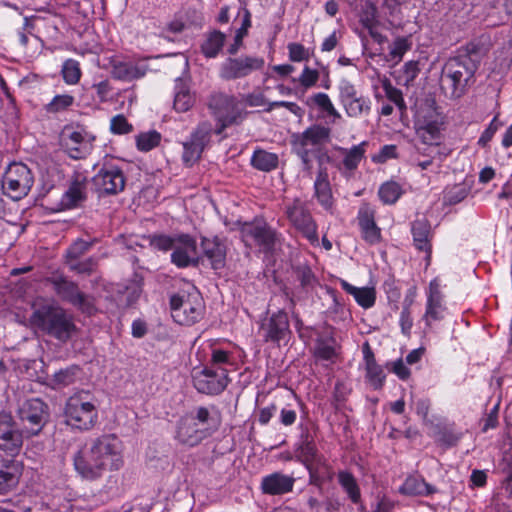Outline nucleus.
I'll return each instance as SVG.
<instances>
[{
  "label": "nucleus",
  "instance_id": "f257e3e1",
  "mask_svg": "<svg viewBox=\"0 0 512 512\" xmlns=\"http://www.w3.org/2000/svg\"><path fill=\"white\" fill-rule=\"evenodd\" d=\"M331 134L330 127L315 123L304 131L293 133L290 136L291 152L300 160L301 171L311 177L314 169L313 161L317 163L318 169L313 184L314 197L318 204L329 213L333 212L335 205L326 167V164L332 160L326 147L331 142Z\"/></svg>",
  "mask_w": 512,
  "mask_h": 512
},
{
  "label": "nucleus",
  "instance_id": "f03ea898",
  "mask_svg": "<svg viewBox=\"0 0 512 512\" xmlns=\"http://www.w3.org/2000/svg\"><path fill=\"white\" fill-rule=\"evenodd\" d=\"M123 450V443L115 434L95 437L74 453L75 471L83 479H99L107 471H116L123 466Z\"/></svg>",
  "mask_w": 512,
  "mask_h": 512
},
{
  "label": "nucleus",
  "instance_id": "7ed1b4c3",
  "mask_svg": "<svg viewBox=\"0 0 512 512\" xmlns=\"http://www.w3.org/2000/svg\"><path fill=\"white\" fill-rule=\"evenodd\" d=\"M30 322L44 334L63 343L76 331L73 316L55 302H35Z\"/></svg>",
  "mask_w": 512,
  "mask_h": 512
},
{
  "label": "nucleus",
  "instance_id": "20e7f679",
  "mask_svg": "<svg viewBox=\"0 0 512 512\" xmlns=\"http://www.w3.org/2000/svg\"><path fill=\"white\" fill-rule=\"evenodd\" d=\"M476 70L469 67V64L449 57L444 63L439 85L441 92L450 100L462 98L474 83Z\"/></svg>",
  "mask_w": 512,
  "mask_h": 512
},
{
  "label": "nucleus",
  "instance_id": "39448f33",
  "mask_svg": "<svg viewBox=\"0 0 512 512\" xmlns=\"http://www.w3.org/2000/svg\"><path fill=\"white\" fill-rule=\"evenodd\" d=\"M98 400L88 390H78L66 401L65 422L72 428L90 430L98 419Z\"/></svg>",
  "mask_w": 512,
  "mask_h": 512
},
{
  "label": "nucleus",
  "instance_id": "423d86ee",
  "mask_svg": "<svg viewBox=\"0 0 512 512\" xmlns=\"http://www.w3.org/2000/svg\"><path fill=\"white\" fill-rule=\"evenodd\" d=\"M208 109L216 121V134H221L232 125H238L246 118L247 112L238 98L232 94L215 91L207 101Z\"/></svg>",
  "mask_w": 512,
  "mask_h": 512
},
{
  "label": "nucleus",
  "instance_id": "0eeeda50",
  "mask_svg": "<svg viewBox=\"0 0 512 512\" xmlns=\"http://www.w3.org/2000/svg\"><path fill=\"white\" fill-rule=\"evenodd\" d=\"M241 239L246 247H257L265 256H272L281 244L282 233L272 227L263 217H255L239 227Z\"/></svg>",
  "mask_w": 512,
  "mask_h": 512
},
{
  "label": "nucleus",
  "instance_id": "6e6552de",
  "mask_svg": "<svg viewBox=\"0 0 512 512\" xmlns=\"http://www.w3.org/2000/svg\"><path fill=\"white\" fill-rule=\"evenodd\" d=\"M169 305L172 319L182 326H192L205 315V302L197 289L171 295Z\"/></svg>",
  "mask_w": 512,
  "mask_h": 512
},
{
  "label": "nucleus",
  "instance_id": "1a4fd4ad",
  "mask_svg": "<svg viewBox=\"0 0 512 512\" xmlns=\"http://www.w3.org/2000/svg\"><path fill=\"white\" fill-rule=\"evenodd\" d=\"M284 214L290 225L311 245H318V225L306 201L295 198L285 205Z\"/></svg>",
  "mask_w": 512,
  "mask_h": 512
},
{
  "label": "nucleus",
  "instance_id": "9d476101",
  "mask_svg": "<svg viewBox=\"0 0 512 512\" xmlns=\"http://www.w3.org/2000/svg\"><path fill=\"white\" fill-rule=\"evenodd\" d=\"M16 413L26 438L39 435L49 419L48 406L40 398H30L19 403Z\"/></svg>",
  "mask_w": 512,
  "mask_h": 512
},
{
  "label": "nucleus",
  "instance_id": "9b49d317",
  "mask_svg": "<svg viewBox=\"0 0 512 512\" xmlns=\"http://www.w3.org/2000/svg\"><path fill=\"white\" fill-rule=\"evenodd\" d=\"M162 250H172L171 262L178 268L199 265L197 242L189 234H180L175 237L162 235Z\"/></svg>",
  "mask_w": 512,
  "mask_h": 512
},
{
  "label": "nucleus",
  "instance_id": "f8f14e48",
  "mask_svg": "<svg viewBox=\"0 0 512 512\" xmlns=\"http://www.w3.org/2000/svg\"><path fill=\"white\" fill-rule=\"evenodd\" d=\"M34 176L27 165L12 163L7 168L2 179L3 193L13 200H20L31 190Z\"/></svg>",
  "mask_w": 512,
  "mask_h": 512
},
{
  "label": "nucleus",
  "instance_id": "ddd939ff",
  "mask_svg": "<svg viewBox=\"0 0 512 512\" xmlns=\"http://www.w3.org/2000/svg\"><path fill=\"white\" fill-rule=\"evenodd\" d=\"M48 282L53 285L61 300L72 304L84 314L92 315L96 312L93 297L82 293L75 282L61 275L48 278Z\"/></svg>",
  "mask_w": 512,
  "mask_h": 512
},
{
  "label": "nucleus",
  "instance_id": "4468645a",
  "mask_svg": "<svg viewBox=\"0 0 512 512\" xmlns=\"http://www.w3.org/2000/svg\"><path fill=\"white\" fill-rule=\"evenodd\" d=\"M26 432L20 427L11 413L0 411V451L7 456L16 457L20 454Z\"/></svg>",
  "mask_w": 512,
  "mask_h": 512
},
{
  "label": "nucleus",
  "instance_id": "2eb2a0df",
  "mask_svg": "<svg viewBox=\"0 0 512 512\" xmlns=\"http://www.w3.org/2000/svg\"><path fill=\"white\" fill-rule=\"evenodd\" d=\"M339 102L348 117L360 118L369 115L371 101L368 97L358 92L355 85L346 79H342L338 85Z\"/></svg>",
  "mask_w": 512,
  "mask_h": 512
},
{
  "label": "nucleus",
  "instance_id": "dca6fc26",
  "mask_svg": "<svg viewBox=\"0 0 512 512\" xmlns=\"http://www.w3.org/2000/svg\"><path fill=\"white\" fill-rule=\"evenodd\" d=\"M230 381L227 368L206 366L194 377V387L203 394L219 395L227 388Z\"/></svg>",
  "mask_w": 512,
  "mask_h": 512
},
{
  "label": "nucleus",
  "instance_id": "f3484780",
  "mask_svg": "<svg viewBox=\"0 0 512 512\" xmlns=\"http://www.w3.org/2000/svg\"><path fill=\"white\" fill-rule=\"evenodd\" d=\"M263 66L264 59L261 57H228L220 65L219 77L226 81L240 79L262 69Z\"/></svg>",
  "mask_w": 512,
  "mask_h": 512
},
{
  "label": "nucleus",
  "instance_id": "a211bd4d",
  "mask_svg": "<svg viewBox=\"0 0 512 512\" xmlns=\"http://www.w3.org/2000/svg\"><path fill=\"white\" fill-rule=\"evenodd\" d=\"M441 287V280L435 277L429 282L428 289L426 290L427 299L423 320L427 327H431L433 322L441 321L445 317L447 307Z\"/></svg>",
  "mask_w": 512,
  "mask_h": 512
},
{
  "label": "nucleus",
  "instance_id": "6ab92c4d",
  "mask_svg": "<svg viewBox=\"0 0 512 512\" xmlns=\"http://www.w3.org/2000/svg\"><path fill=\"white\" fill-rule=\"evenodd\" d=\"M260 331L264 342L279 344L291 334L288 314L282 309L272 313L261 324Z\"/></svg>",
  "mask_w": 512,
  "mask_h": 512
},
{
  "label": "nucleus",
  "instance_id": "aec40b11",
  "mask_svg": "<svg viewBox=\"0 0 512 512\" xmlns=\"http://www.w3.org/2000/svg\"><path fill=\"white\" fill-rule=\"evenodd\" d=\"M211 124L208 122L200 123L192 132L190 139L183 144V161L186 165L192 166L197 162L210 140Z\"/></svg>",
  "mask_w": 512,
  "mask_h": 512
},
{
  "label": "nucleus",
  "instance_id": "412c9836",
  "mask_svg": "<svg viewBox=\"0 0 512 512\" xmlns=\"http://www.w3.org/2000/svg\"><path fill=\"white\" fill-rule=\"evenodd\" d=\"M357 222L362 239L369 245H376L381 242V229L376 223V210L374 207L363 202L357 212Z\"/></svg>",
  "mask_w": 512,
  "mask_h": 512
},
{
  "label": "nucleus",
  "instance_id": "4be33fe9",
  "mask_svg": "<svg viewBox=\"0 0 512 512\" xmlns=\"http://www.w3.org/2000/svg\"><path fill=\"white\" fill-rule=\"evenodd\" d=\"M444 121L435 111L429 112L415 123L416 135L423 145H438L440 147L441 130Z\"/></svg>",
  "mask_w": 512,
  "mask_h": 512
},
{
  "label": "nucleus",
  "instance_id": "5701e85b",
  "mask_svg": "<svg viewBox=\"0 0 512 512\" xmlns=\"http://www.w3.org/2000/svg\"><path fill=\"white\" fill-rule=\"evenodd\" d=\"M93 183L102 194H117L125 187V177L119 167L105 165L93 177Z\"/></svg>",
  "mask_w": 512,
  "mask_h": 512
},
{
  "label": "nucleus",
  "instance_id": "b1692460",
  "mask_svg": "<svg viewBox=\"0 0 512 512\" xmlns=\"http://www.w3.org/2000/svg\"><path fill=\"white\" fill-rule=\"evenodd\" d=\"M202 256L213 270H221L226 266L227 246L225 239L219 236L201 237Z\"/></svg>",
  "mask_w": 512,
  "mask_h": 512
},
{
  "label": "nucleus",
  "instance_id": "393cba45",
  "mask_svg": "<svg viewBox=\"0 0 512 512\" xmlns=\"http://www.w3.org/2000/svg\"><path fill=\"white\" fill-rule=\"evenodd\" d=\"M367 146L368 142L362 141L361 143L353 145L350 148L340 146L336 147V150L343 155V160L336 165V168L340 172L341 176L346 179H350L354 176L361 161L365 158Z\"/></svg>",
  "mask_w": 512,
  "mask_h": 512
},
{
  "label": "nucleus",
  "instance_id": "a878e982",
  "mask_svg": "<svg viewBox=\"0 0 512 512\" xmlns=\"http://www.w3.org/2000/svg\"><path fill=\"white\" fill-rule=\"evenodd\" d=\"M209 437V430L201 428L191 416L185 414L177 424L176 438L187 446L194 447Z\"/></svg>",
  "mask_w": 512,
  "mask_h": 512
},
{
  "label": "nucleus",
  "instance_id": "bb28decb",
  "mask_svg": "<svg viewBox=\"0 0 512 512\" xmlns=\"http://www.w3.org/2000/svg\"><path fill=\"white\" fill-rule=\"evenodd\" d=\"M365 380L374 389L381 390L386 382L384 368L376 361L373 349L368 341L362 344Z\"/></svg>",
  "mask_w": 512,
  "mask_h": 512
},
{
  "label": "nucleus",
  "instance_id": "cd10ccee",
  "mask_svg": "<svg viewBox=\"0 0 512 512\" xmlns=\"http://www.w3.org/2000/svg\"><path fill=\"white\" fill-rule=\"evenodd\" d=\"M293 452L295 461L304 467L323 456L317 447L314 436L307 428L302 430L298 441L294 444Z\"/></svg>",
  "mask_w": 512,
  "mask_h": 512
},
{
  "label": "nucleus",
  "instance_id": "c85d7f7f",
  "mask_svg": "<svg viewBox=\"0 0 512 512\" xmlns=\"http://www.w3.org/2000/svg\"><path fill=\"white\" fill-rule=\"evenodd\" d=\"M151 60H157L155 58H146L136 64L123 61H113L111 67V76L114 79L130 82L140 77H143L146 72L150 69L148 62Z\"/></svg>",
  "mask_w": 512,
  "mask_h": 512
},
{
  "label": "nucleus",
  "instance_id": "c756f323",
  "mask_svg": "<svg viewBox=\"0 0 512 512\" xmlns=\"http://www.w3.org/2000/svg\"><path fill=\"white\" fill-rule=\"evenodd\" d=\"M295 481L293 476L273 472L262 477L260 489L265 495H284L293 491Z\"/></svg>",
  "mask_w": 512,
  "mask_h": 512
},
{
  "label": "nucleus",
  "instance_id": "7c9ffc66",
  "mask_svg": "<svg viewBox=\"0 0 512 512\" xmlns=\"http://www.w3.org/2000/svg\"><path fill=\"white\" fill-rule=\"evenodd\" d=\"M305 469L308 472V484L319 490H322L323 486L335 477V471L324 455L306 466Z\"/></svg>",
  "mask_w": 512,
  "mask_h": 512
},
{
  "label": "nucleus",
  "instance_id": "2f4dec72",
  "mask_svg": "<svg viewBox=\"0 0 512 512\" xmlns=\"http://www.w3.org/2000/svg\"><path fill=\"white\" fill-rule=\"evenodd\" d=\"M21 462L14 459L3 460L0 465V494H7L16 489L22 475Z\"/></svg>",
  "mask_w": 512,
  "mask_h": 512
},
{
  "label": "nucleus",
  "instance_id": "473e14b6",
  "mask_svg": "<svg viewBox=\"0 0 512 512\" xmlns=\"http://www.w3.org/2000/svg\"><path fill=\"white\" fill-rule=\"evenodd\" d=\"M413 243L417 250L425 252L426 258L430 259L432 254V231L427 218L416 219L411 224Z\"/></svg>",
  "mask_w": 512,
  "mask_h": 512
},
{
  "label": "nucleus",
  "instance_id": "72a5a7b5",
  "mask_svg": "<svg viewBox=\"0 0 512 512\" xmlns=\"http://www.w3.org/2000/svg\"><path fill=\"white\" fill-rule=\"evenodd\" d=\"M431 437L435 443L445 449L456 446L463 437V433L456 429L455 423H432Z\"/></svg>",
  "mask_w": 512,
  "mask_h": 512
},
{
  "label": "nucleus",
  "instance_id": "f704fd0d",
  "mask_svg": "<svg viewBox=\"0 0 512 512\" xmlns=\"http://www.w3.org/2000/svg\"><path fill=\"white\" fill-rule=\"evenodd\" d=\"M87 134L82 131H73L64 138V148L69 157L78 160L86 158L91 152V141L86 139Z\"/></svg>",
  "mask_w": 512,
  "mask_h": 512
},
{
  "label": "nucleus",
  "instance_id": "c9c22d12",
  "mask_svg": "<svg viewBox=\"0 0 512 512\" xmlns=\"http://www.w3.org/2000/svg\"><path fill=\"white\" fill-rule=\"evenodd\" d=\"M87 178L75 174L67 191L63 194L61 203L65 208H73L86 199Z\"/></svg>",
  "mask_w": 512,
  "mask_h": 512
},
{
  "label": "nucleus",
  "instance_id": "e433bc0d",
  "mask_svg": "<svg viewBox=\"0 0 512 512\" xmlns=\"http://www.w3.org/2000/svg\"><path fill=\"white\" fill-rule=\"evenodd\" d=\"M226 34L220 30L212 29L204 34L200 51L207 59L216 58L224 48Z\"/></svg>",
  "mask_w": 512,
  "mask_h": 512
},
{
  "label": "nucleus",
  "instance_id": "4c0bfd02",
  "mask_svg": "<svg viewBox=\"0 0 512 512\" xmlns=\"http://www.w3.org/2000/svg\"><path fill=\"white\" fill-rule=\"evenodd\" d=\"M341 288L348 294L352 295L356 303L364 308L369 309L375 305L376 290L373 287H356L346 280L340 281Z\"/></svg>",
  "mask_w": 512,
  "mask_h": 512
},
{
  "label": "nucleus",
  "instance_id": "58836bf2",
  "mask_svg": "<svg viewBox=\"0 0 512 512\" xmlns=\"http://www.w3.org/2000/svg\"><path fill=\"white\" fill-rule=\"evenodd\" d=\"M250 165L258 171L268 173L278 168L279 156L277 153L258 147L252 153Z\"/></svg>",
  "mask_w": 512,
  "mask_h": 512
},
{
  "label": "nucleus",
  "instance_id": "ea45409f",
  "mask_svg": "<svg viewBox=\"0 0 512 512\" xmlns=\"http://www.w3.org/2000/svg\"><path fill=\"white\" fill-rule=\"evenodd\" d=\"M360 23L365 28L370 37L379 45L387 42V36L377 31L379 20L377 18V8L375 5L370 4L360 15Z\"/></svg>",
  "mask_w": 512,
  "mask_h": 512
},
{
  "label": "nucleus",
  "instance_id": "a19ab883",
  "mask_svg": "<svg viewBox=\"0 0 512 512\" xmlns=\"http://www.w3.org/2000/svg\"><path fill=\"white\" fill-rule=\"evenodd\" d=\"M337 480L351 503L354 505L362 503L361 489L352 472L348 470H339L337 473Z\"/></svg>",
  "mask_w": 512,
  "mask_h": 512
},
{
  "label": "nucleus",
  "instance_id": "79ce46f5",
  "mask_svg": "<svg viewBox=\"0 0 512 512\" xmlns=\"http://www.w3.org/2000/svg\"><path fill=\"white\" fill-rule=\"evenodd\" d=\"M436 491L437 489L427 483L425 479L415 476L407 477L399 488L401 494L408 496H429Z\"/></svg>",
  "mask_w": 512,
  "mask_h": 512
},
{
  "label": "nucleus",
  "instance_id": "37998d69",
  "mask_svg": "<svg viewBox=\"0 0 512 512\" xmlns=\"http://www.w3.org/2000/svg\"><path fill=\"white\" fill-rule=\"evenodd\" d=\"M442 153L440 151V147L438 145H423V146H415V152L412 155L413 164L419 167L421 170L428 169L433 160L439 156L440 160Z\"/></svg>",
  "mask_w": 512,
  "mask_h": 512
},
{
  "label": "nucleus",
  "instance_id": "c03bdc74",
  "mask_svg": "<svg viewBox=\"0 0 512 512\" xmlns=\"http://www.w3.org/2000/svg\"><path fill=\"white\" fill-rule=\"evenodd\" d=\"M481 48L482 46L479 42L471 41L465 46L460 47L452 57L458 61L468 63L469 67L477 71L481 61Z\"/></svg>",
  "mask_w": 512,
  "mask_h": 512
},
{
  "label": "nucleus",
  "instance_id": "a18cd8bd",
  "mask_svg": "<svg viewBox=\"0 0 512 512\" xmlns=\"http://www.w3.org/2000/svg\"><path fill=\"white\" fill-rule=\"evenodd\" d=\"M412 48V41L409 37L398 36L389 46V52L386 56L388 62L398 64L402 61L404 55Z\"/></svg>",
  "mask_w": 512,
  "mask_h": 512
},
{
  "label": "nucleus",
  "instance_id": "49530a36",
  "mask_svg": "<svg viewBox=\"0 0 512 512\" xmlns=\"http://www.w3.org/2000/svg\"><path fill=\"white\" fill-rule=\"evenodd\" d=\"M187 415L191 416L202 429L207 428L209 430V436H211L218 427L217 421L210 414L207 407L199 406L193 411L187 413Z\"/></svg>",
  "mask_w": 512,
  "mask_h": 512
},
{
  "label": "nucleus",
  "instance_id": "de8ad7c7",
  "mask_svg": "<svg viewBox=\"0 0 512 512\" xmlns=\"http://www.w3.org/2000/svg\"><path fill=\"white\" fill-rule=\"evenodd\" d=\"M173 106L178 112L188 111L193 103L194 96L191 94L189 88L182 82L176 85Z\"/></svg>",
  "mask_w": 512,
  "mask_h": 512
},
{
  "label": "nucleus",
  "instance_id": "09e8293b",
  "mask_svg": "<svg viewBox=\"0 0 512 512\" xmlns=\"http://www.w3.org/2000/svg\"><path fill=\"white\" fill-rule=\"evenodd\" d=\"M308 105L316 106L321 112L326 113L328 116L340 118V113L334 107L328 94L318 92L310 96L307 100Z\"/></svg>",
  "mask_w": 512,
  "mask_h": 512
},
{
  "label": "nucleus",
  "instance_id": "8fccbe9b",
  "mask_svg": "<svg viewBox=\"0 0 512 512\" xmlns=\"http://www.w3.org/2000/svg\"><path fill=\"white\" fill-rule=\"evenodd\" d=\"M293 272L295 274L296 280L300 283L301 288L305 291L313 289L318 283L316 275L310 266L306 264L295 266L293 268Z\"/></svg>",
  "mask_w": 512,
  "mask_h": 512
},
{
  "label": "nucleus",
  "instance_id": "3c124183",
  "mask_svg": "<svg viewBox=\"0 0 512 512\" xmlns=\"http://www.w3.org/2000/svg\"><path fill=\"white\" fill-rule=\"evenodd\" d=\"M403 191L400 184L395 181H388L383 183L378 191L380 200L384 204H394L401 197Z\"/></svg>",
  "mask_w": 512,
  "mask_h": 512
},
{
  "label": "nucleus",
  "instance_id": "603ef678",
  "mask_svg": "<svg viewBox=\"0 0 512 512\" xmlns=\"http://www.w3.org/2000/svg\"><path fill=\"white\" fill-rule=\"evenodd\" d=\"M79 372L80 368L76 365L61 369L54 373L52 383L57 388L69 386L76 381Z\"/></svg>",
  "mask_w": 512,
  "mask_h": 512
},
{
  "label": "nucleus",
  "instance_id": "864d4df0",
  "mask_svg": "<svg viewBox=\"0 0 512 512\" xmlns=\"http://www.w3.org/2000/svg\"><path fill=\"white\" fill-rule=\"evenodd\" d=\"M382 88L385 92L386 98L395 104L401 114L405 113L407 110V105L404 100L402 91L395 87L389 79L382 81Z\"/></svg>",
  "mask_w": 512,
  "mask_h": 512
},
{
  "label": "nucleus",
  "instance_id": "5fc2aeb1",
  "mask_svg": "<svg viewBox=\"0 0 512 512\" xmlns=\"http://www.w3.org/2000/svg\"><path fill=\"white\" fill-rule=\"evenodd\" d=\"M160 144V134L153 130L142 132L136 136V147L139 151L149 152Z\"/></svg>",
  "mask_w": 512,
  "mask_h": 512
},
{
  "label": "nucleus",
  "instance_id": "6e6d98bb",
  "mask_svg": "<svg viewBox=\"0 0 512 512\" xmlns=\"http://www.w3.org/2000/svg\"><path fill=\"white\" fill-rule=\"evenodd\" d=\"M223 365L232 366L236 365L233 352L220 348H213L211 351L210 367L219 368Z\"/></svg>",
  "mask_w": 512,
  "mask_h": 512
},
{
  "label": "nucleus",
  "instance_id": "4d7b16f0",
  "mask_svg": "<svg viewBox=\"0 0 512 512\" xmlns=\"http://www.w3.org/2000/svg\"><path fill=\"white\" fill-rule=\"evenodd\" d=\"M74 103V97L69 94L56 95L44 109L47 113L56 114L63 112L71 107Z\"/></svg>",
  "mask_w": 512,
  "mask_h": 512
},
{
  "label": "nucleus",
  "instance_id": "13d9d810",
  "mask_svg": "<svg viewBox=\"0 0 512 512\" xmlns=\"http://www.w3.org/2000/svg\"><path fill=\"white\" fill-rule=\"evenodd\" d=\"M62 76L67 84H77L81 77V69L79 62L74 59H68L63 63Z\"/></svg>",
  "mask_w": 512,
  "mask_h": 512
},
{
  "label": "nucleus",
  "instance_id": "bf43d9fd",
  "mask_svg": "<svg viewBox=\"0 0 512 512\" xmlns=\"http://www.w3.org/2000/svg\"><path fill=\"white\" fill-rule=\"evenodd\" d=\"M288 57L291 62L308 61L313 55L314 50L306 48L303 44L291 42L287 45Z\"/></svg>",
  "mask_w": 512,
  "mask_h": 512
},
{
  "label": "nucleus",
  "instance_id": "052dcab7",
  "mask_svg": "<svg viewBox=\"0 0 512 512\" xmlns=\"http://www.w3.org/2000/svg\"><path fill=\"white\" fill-rule=\"evenodd\" d=\"M93 242L77 239L73 242L65 253V261L80 259L92 247Z\"/></svg>",
  "mask_w": 512,
  "mask_h": 512
},
{
  "label": "nucleus",
  "instance_id": "680f3d73",
  "mask_svg": "<svg viewBox=\"0 0 512 512\" xmlns=\"http://www.w3.org/2000/svg\"><path fill=\"white\" fill-rule=\"evenodd\" d=\"M412 300L408 302V299L404 300V304L399 316V325L401 328V332L404 336H410L411 329L413 327V319L411 316V307Z\"/></svg>",
  "mask_w": 512,
  "mask_h": 512
},
{
  "label": "nucleus",
  "instance_id": "e2e57ef3",
  "mask_svg": "<svg viewBox=\"0 0 512 512\" xmlns=\"http://www.w3.org/2000/svg\"><path fill=\"white\" fill-rule=\"evenodd\" d=\"M110 131L117 135L128 134L133 131V126L124 115L118 114L110 120Z\"/></svg>",
  "mask_w": 512,
  "mask_h": 512
},
{
  "label": "nucleus",
  "instance_id": "0e129e2a",
  "mask_svg": "<svg viewBox=\"0 0 512 512\" xmlns=\"http://www.w3.org/2000/svg\"><path fill=\"white\" fill-rule=\"evenodd\" d=\"M68 268L78 274H90L96 265V261L93 258H87L83 261L80 259L65 261Z\"/></svg>",
  "mask_w": 512,
  "mask_h": 512
},
{
  "label": "nucleus",
  "instance_id": "69168bd1",
  "mask_svg": "<svg viewBox=\"0 0 512 512\" xmlns=\"http://www.w3.org/2000/svg\"><path fill=\"white\" fill-rule=\"evenodd\" d=\"M319 77L320 73L318 70L311 69L305 65L298 78V82L303 88L309 89L317 84Z\"/></svg>",
  "mask_w": 512,
  "mask_h": 512
},
{
  "label": "nucleus",
  "instance_id": "338daca9",
  "mask_svg": "<svg viewBox=\"0 0 512 512\" xmlns=\"http://www.w3.org/2000/svg\"><path fill=\"white\" fill-rule=\"evenodd\" d=\"M188 29H201L204 24L203 14L196 9H187L181 14Z\"/></svg>",
  "mask_w": 512,
  "mask_h": 512
},
{
  "label": "nucleus",
  "instance_id": "774afa93",
  "mask_svg": "<svg viewBox=\"0 0 512 512\" xmlns=\"http://www.w3.org/2000/svg\"><path fill=\"white\" fill-rule=\"evenodd\" d=\"M468 192L465 185L457 184L446 192L445 199L450 205H456L467 197Z\"/></svg>",
  "mask_w": 512,
  "mask_h": 512
}]
</instances>
